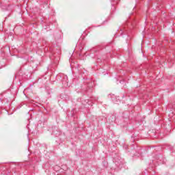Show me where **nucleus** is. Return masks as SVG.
<instances>
[{
  "label": "nucleus",
  "mask_w": 175,
  "mask_h": 175,
  "mask_svg": "<svg viewBox=\"0 0 175 175\" xmlns=\"http://www.w3.org/2000/svg\"><path fill=\"white\" fill-rule=\"evenodd\" d=\"M64 87H68V76L65 75L62 80Z\"/></svg>",
  "instance_id": "nucleus-1"
},
{
  "label": "nucleus",
  "mask_w": 175,
  "mask_h": 175,
  "mask_svg": "<svg viewBox=\"0 0 175 175\" xmlns=\"http://www.w3.org/2000/svg\"><path fill=\"white\" fill-rule=\"evenodd\" d=\"M113 162L116 163L117 166H120V163H121V161H117L116 159H113Z\"/></svg>",
  "instance_id": "nucleus-2"
}]
</instances>
